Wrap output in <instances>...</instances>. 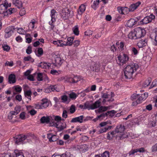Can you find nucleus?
<instances>
[{"instance_id":"f257e3e1","label":"nucleus","mask_w":157,"mask_h":157,"mask_svg":"<svg viewBox=\"0 0 157 157\" xmlns=\"http://www.w3.org/2000/svg\"><path fill=\"white\" fill-rule=\"evenodd\" d=\"M138 68L139 66L136 63L128 65L124 69L125 78L127 79H130Z\"/></svg>"},{"instance_id":"f03ea898","label":"nucleus","mask_w":157,"mask_h":157,"mask_svg":"<svg viewBox=\"0 0 157 157\" xmlns=\"http://www.w3.org/2000/svg\"><path fill=\"white\" fill-rule=\"evenodd\" d=\"M111 124V122L110 121L101 122L100 124L99 125L101 127L103 128H100L97 133L98 134H100L110 130L113 128V126H109L107 125Z\"/></svg>"},{"instance_id":"7ed1b4c3","label":"nucleus","mask_w":157,"mask_h":157,"mask_svg":"<svg viewBox=\"0 0 157 157\" xmlns=\"http://www.w3.org/2000/svg\"><path fill=\"white\" fill-rule=\"evenodd\" d=\"M66 59V56L64 54H61L59 56H56L55 58V63H54V67H59L62 64L63 61Z\"/></svg>"},{"instance_id":"20e7f679","label":"nucleus","mask_w":157,"mask_h":157,"mask_svg":"<svg viewBox=\"0 0 157 157\" xmlns=\"http://www.w3.org/2000/svg\"><path fill=\"white\" fill-rule=\"evenodd\" d=\"M118 60L120 62V65H122L125 63L129 59V57L126 54L123 53L117 57Z\"/></svg>"},{"instance_id":"39448f33","label":"nucleus","mask_w":157,"mask_h":157,"mask_svg":"<svg viewBox=\"0 0 157 157\" xmlns=\"http://www.w3.org/2000/svg\"><path fill=\"white\" fill-rule=\"evenodd\" d=\"M11 4L9 5L8 3H5L4 4H2L0 5V14H3L4 17L7 16L8 13H5L7 11V9L9 7H10Z\"/></svg>"},{"instance_id":"423d86ee","label":"nucleus","mask_w":157,"mask_h":157,"mask_svg":"<svg viewBox=\"0 0 157 157\" xmlns=\"http://www.w3.org/2000/svg\"><path fill=\"white\" fill-rule=\"evenodd\" d=\"M125 129V128L124 126L122 124H120L117 125L115 129V130L117 133H120L121 134V136H120L121 139H123L126 137L125 136H124V135L122 134Z\"/></svg>"},{"instance_id":"0eeeda50","label":"nucleus","mask_w":157,"mask_h":157,"mask_svg":"<svg viewBox=\"0 0 157 157\" xmlns=\"http://www.w3.org/2000/svg\"><path fill=\"white\" fill-rule=\"evenodd\" d=\"M134 31L136 34L137 39L140 38L145 34V30L140 27L136 28Z\"/></svg>"},{"instance_id":"6e6552de","label":"nucleus","mask_w":157,"mask_h":157,"mask_svg":"<svg viewBox=\"0 0 157 157\" xmlns=\"http://www.w3.org/2000/svg\"><path fill=\"white\" fill-rule=\"evenodd\" d=\"M155 16L153 14H151L150 15L147 16L141 20L140 21V23L142 24H147L151 21L152 20L155 19Z\"/></svg>"},{"instance_id":"1a4fd4ad","label":"nucleus","mask_w":157,"mask_h":157,"mask_svg":"<svg viewBox=\"0 0 157 157\" xmlns=\"http://www.w3.org/2000/svg\"><path fill=\"white\" fill-rule=\"evenodd\" d=\"M14 29V27L13 26H9L6 28L5 30V37L7 38L10 37L13 33Z\"/></svg>"},{"instance_id":"9d476101","label":"nucleus","mask_w":157,"mask_h":157,"mask_svg":"<svg viewBox=\"0 0 157 157\" xmlns=\"http://www.w3.org/2000/svg\"><path fill=\"white\" fill-rule=\"evenodd\" d=\"M5 157H25L23 153L20 151L14 150L12 155H6Z\"/></svg>"},{"instance_id":"9b49d317","label":"nucleus","mask_w":157,"mask_h":157,"mask_svg":"<svg viewBox=\"0 0 157 157\" xmlns=\"http://www.w3.org/2000/svg\"><path fill=\"white\" fill-rule=\"evenodd\" d=\"M14 138L15 143L18 144L26 139L27 138V136L25 135H20L16 136Z\"/></svg>"},{"instance_id":"f8f14e48","label":"nucleus","mask_w":157,"mask_h":157,"mask_svg":"<svg viewBox=\"0 0 157 157\" xmlns=\"http://www.w3.org/2000/svg\"><path fill=\"white\" fill-rule=\"evenodd\" d=\"M52 119V117L51 116H44L41 117L40 119L41 123L48 124L51 121V120Z\"/></svg>"},{"instance_id":"ddd939ff","label":"nucleus","mask_w":157,"mask_h":157,"mask_svg":"<svg viewBox=\"0 0 157 157\" xmlns=\"http://www.w3.org/2000/svg\"><path fill=\"white\" fill-rule=\"evenodd\" d=\"M68 79L70 82L74 83H77L78 81H80L81 80V78L80 77L76 75L69 77Z\"/></svg>"},{"instance_id":"4468645a","label":"nucleus","mask_w":157,"mask_h":157,"mask_svg":"<svg viewBox=\"0 0 157 157\" xmlns=\"http://www.w3.org/2000/svg\"><path fill=\"white\" fill-rule=\"evenodd\" d=\"M148 39L145 38L140 40L137 44V45L139 48H142L147 45Z\"/></svg>"},{"instance_id":"2eb2a0df","label":"nucleus","mask_w":157,"mask_h":157,"mask_svg":"<svg viewBox=\"0 0 157 157\" xmlns=\"http://www.w3.org/2000/svg\"><path fill=\"white\" fill-rule=\"evenodd\" d=\"M141 2H138L135 3H133L130 5L129 8L131 12H132L136 9L141 4Z\"/></svg>"},{"instance_id":"dca6fc26","label":"nucleus","mask_w":157,"mask_h":157,"mask_svg":"<svg viewBox=\"0 0 157 157\" xmlns=\"http://www.w3.org/2000/svg\"><path fill=\"white\" fill-rule=\"evenodd\" d=\"M83 116L81 115L79 117L73 118L71 120V122L72 123L78 122L80 123H82L83 122Z\"/></svg>"},{"instance_id":"f3484780","label":"nucleus","mask_w":157,"mask_h":157,"mask_svg":"<svg viewBox=\"0 0 157 157\" xmlns=\"http://www.w3.org/2000/svg\"><path fill=\"white\" fill-rule=\"evenodd\" d=\"M16 82V76L14 74H10L8 77V82L10 84H13Z\"/></svg>"},{"instance_id":"a211bd4d","label":"nucleus","mask_w":157,"mask_h":157,"mask_svg":"<svg viewBox=\"0 0 157 157\" xmlns=\"http://www.w3.org/2000/svg\"><path fill=\"white\" fill-rule=\"evenodd\" d=\"M137 21L134 19H131L127 22V25L128 27L131 28L136 23Z\"/></svg>"},{"instance_id":"6ab92c4d","label":"nucleus","mask_w":157,"mask_h":157,"mask_svg":"<svg viewBox=\"0 0 157 157\" xmlns=\"http://www.w3.org/2000/svg\"><path fill=\"white\" fill-rule=\"evenodd\" d=\"M116 133H117L115 130L108 132L107 134V139L109 140H112L115 136Z\"/></svg>"},{"instance_id":"aec40b11","label":"nucleus","mask_w":157,"mask_h":157,"mask_svg":"<svg viewBox=\"0 0 157 157\" xmlns=\"http://www.w3.org/2000/svg\"><path fill=\"white\" fill-rule=\"evenodd\" d=\"M74 40V38L73 37H69L67 39V42L65 41L64 42V46H71V45L73 44V41Z\"/></svg>"},{"instance_id":"412c9836","label":"nucleus","mask_w":157,"mask_h":157,"mask_svg":"<svg viewBox=\"0 0 157 157\" xmlns=\"http://www.w3.org/2000/svg\"><path fill=\"white\" fill-rule=\"evenodd\" d=\"M135 33L134 30L131 31L128 35L129 38L134 40L137 39L136 37V34Z\"/></svg>"},{"instance_id":"4be33fe9","label":"nucleus","mask_w":157,"mask_h":157,"mask_svg":"<svg viewBox=\"0 0 157 157\" xmlns=\"http://www.w3.org/2000/svg\"><path fill=\"white\" fill-rule=\"evenodd\" d=\"M70 10L69 9H66L63 10L62 15L63 17H68L70 16Z\"/></svg>"},{"instance_id":"5701e85b","label":"nucleus","mask_w":157,"mask_h":157,"mask_svg":"<svg viewBox=\"0 0 157 157\" xmlns=\"http://www.w3.org/2000/svg\"><path fill=\"white\" fill-rule=\"evenodd\" d=\"M100 103L101 102L99 100L96 101L94 103L91 104V109H93L99 107L100 106Z\"/></svg>"},{"instance_id":"b1692460","label":"nucleus","mask_w":157,"mask_h":157,"mask_svg":"<svg viewBox=\"0 0 157 157\" xmlns=\"http://www.w3.org/2000/svg\"><path fill=\"white\" fill-rule=\"evenodd\" d=\"M53 44L55 45H57L58 46L63 47L64 46V42L62 40H59L57 41H54Z\"/></svg>"},{"instance_id":"393cba45","label":"nucleus","mask_w":157,"mask_h":157,"mask_svg":"<svg viewBox=\"0 0 157 157\" xmlns=\"http://www.w3.org/2000/svg\"><path fill=\"white\" fill-rule=\"evenodd\" d=\"M86 7L83 4L81 5L79 7L78 11V14L81 15L85 11Z\"/></svg>"},{"instance_id":"a878e982","label":"nucleus","mask_w":157,"mask_h":157,"mask_svg":"<svg viewBox=\"0 0 157 157\" xmlns=\"http://www.w3.org/2000/svg\"><path fill=\"white\" fill-rule=\"evenodd\" d=\"M13 4L15 5L16 6H17V7L19 8H20L22 6V3L19 0L15 1H13Z\"/></svg>"},{"instance_id":"bb28decb","label":"nucleus","mask_w":157,"mask_h":157,"mask_svg":"<svg viewBox=\"0 0 157 157\" xmlns=\"http://www.w3.org/2000/svg\"><path fill=\"white\" fill-rule=\"evenodd\" d=\"M151 82V78H147L144 82L143 86L145 87L148 86L150 85Z\"/></svg>"},{"instance_id":"cd10ccee","label":"nucleus","mask_w":157,"mask_h":157,"mask_svg":"<svg viewBox=\"0 0 157 157\" xmlns=\"http://www.w3.org/2000/svg\"><path fill=\"white\" fill-rule=\"evenodd\" d=\"M90 68L91 71L97 72L99 70V66L96 64H94V65L90 66Z\"/></svg>"},{"instance_id":"c85d7f7f","label":"nucleus","mask_w":157,"mask_h":157,"mask_svg":"<svg viewBox=\"0 0 157 157\" xmlns=\"http://www.w3.org/2000/svg\"><path fill=\"white\" fill-rule=\"evenodd\" d=\"M51 21H55V13H56V11L55 10L53 9L51 11Z\"/></svg>"},{"instance_id":"c756f323","label":"nucleus","mask_w":157,"mask_h":157,"mask_svg":"<svg viewBox=\"0 0 157 157\" xmlns=\"http://www.w3.org/2000/svg\"><path fill=\"white\" fill-rule=\"evenodd\" d=\"M25 96L30 100H31V95L32 92L30 90H28L25 92L24 93Z\"/></svg>"},{"instance_id":"7c9ffc66","label":"nucleus","mask_w":157,"mask_h":157,"mask_svg":"<svg viewBox=\"0 0 157 157\" xmlns=\"http://www.w3.org/2000/svg\"><path fill=\"white\" fill-rule=\"evenodd\" d=\"M44 65L45 66V69L54 68V64L53 63H44Z\"/></svg>"},{"instance_id":"2f4dec72","label":"nucleus","mask_w":157,"mask_h":157,"mask_svg":"<svg viewBox=\"0 0 157 157\" xmlns=\"http://www.w3.org/2000/svg\"><path fill=\"white\" fill-rule=\"evenodd\" d=\"M26 42L28 43H30L32 40V38L31 37L30 34L27 33L25 35Z\"/></svg>"},{"instance_id":"473e14b6","label":"nucleus","mask_w":157,"mask_h":157,"mask_svg":"<svg viewBox=\"0 0 157 157\" xmlns=\"http://www.w3.org/2000/svg\"><path fill=\"white\" fill-rule=\"evenodd\" d=\"M17 114V113L14 110V111H11L9 114L8 118L9 120H11L13 118V115H16Z\"/></svg>"},{"instance_id":"72a5a7b5","label":"nucleus","mask_w":157,"mask_h":157,"mask_svg":"<svg viewBox=\"0 0 157 157\" xmlns=\"http://www.w3.org/2000/svg\"><path fill=\"white\" fill-rule=\"evenodd\" d=\"M55 121V120H53L52 118L51 119L50 122L49 123L50 126L57 127L59 124L57 123Z\"/></svg>"},{"instance_id":"f704fd0d","label":"nucleus","mask_w":157,"mask_h":157,"mask_svg":"<svg viewBox=\"0 0 157 157\" xmlns=\"http://www.w3.org/2000/svg\"><path fill=\"white\" fill-rule=\"evenodd\" d=\"M91 105H90L89 101H86L84 105V109H88L89 110L91 109Z\"/></svg>"},{"instance_id":"c9c22d12","label":"nucleus","mask_w":157,"mask_h":157,"mask_svg":"<svg viewBox=\"0 0 157 157\" xmlns=\"http://www.w3.org/2000/svg\"><path fill=\"white\" fill-rule=\"evenodd\" d=\"M69 95L70 98L72 100L75 99L78 96V95L73 92L70 93Z\"/></svg>"},{"instance_id":"e433bc0d","label":"nucleus","mask_w":157,"mask_h":157,"mask_svg":"<svg viewBox=\"0 0 157 157\" xmlns=\"http://www.w3.org/2000/svg\"><path fill=\"white\" fill-rule=\"evenodd\" d=\"M2 48L4 51L7 52H8L10 49V48L9 46L5 44H3L2 45Z\"/></svg>"},{"instance_id":"4c0bfd02","label":"nucleus","mask_w":157,"mask_h":157,"mask_svg":"<svg viewBox=\"0 0 157 157\" xmlns=\"http://www.w3.org/2000/svg\"><path fill=\"white\" fill-rule=\"evenodd\" d=\"M74 33L76 35L78 36L79 34L78 28L77 26H75L72 29Z\"/></svg>"},{"instance_id":"58836bf2","label":"nucleus","mask_w":157,"mask_h":157,"mask_svg":"<svg viewBox=\"0 0 157 157\" xmlns=\"http://www.w3.org/2000/svg\"><path fill=\"white\" fill-rule=\"evenodd\" d=\"M38 54H36V55L38 57H40L43 54V50L41 48H38L37 50Z\"/></svg>"},{"instance_id":"ea45409f","label":"nucleus","mask_w":157,"mask_h":157,"mask_svg":"<svg viewBox=\"0 0 157 157\" xmlns=\"http://www.w3.org/2000/svg\"><path fill=\"white\" fill-rule=\"evenodd\" d=\"M23 60L24 61H30L32 62H33L34 61L33 59L30 56H28L27 57H25L24 58Z\"/></svg>"},{"instance_id":"a19ab883","label":"nucleus","mask_w":157,"mask_h":157,"mask_svg":"<svg viewBox=\"0 0 157 157\" xmlns=\"http://www.w3.org/2000/svg\"><path fill=\"white\" fill-rule=\"evenodd\" d=\"M108 109V107L106 106H101L98 109V112L101 113L103 111H105Z\"/></svg>"},{"instance_id":"79ce46f5","label":"nucleus","mask_w":157,"mask_h":157,"mask_svg":"<svg viewBox=\"0 0 157 157\" xmlns=\"http://www.w3.org/2000/svg\"><path fill=\"white\" fill-rule=\"evenodd\" d=\"M13 88L17 92L20 93L22 90L21 87L19 85H17L14 86L13 87Z\"/></svg>"},{"instance_id":"37998d69","label":"nucleus","mask_w":157,"mask_h":157,"mask_svg":"<svg viewBox=\"0 0 157 157\" xmlns=\"http://www.w3.org/2000/svg\"><path fill=\"white\" fill-rule=\"evenodd\" d=\"M153 35L151 38H153L154 37L155 38V40L156 42V43H154V45L156 46H157V30L155 31V33H153L152 34Z\"/></svg>"},{"instance_id":"c03bdc74","label":"nucleus","mask_w":157,"mask_h":157,"mask_svg":"<svg viewBox=\"0 0 157 157\" xmlns=\"http://www.w3.org/2000/svg\"><path fill=\"white\" fill-rule=\"evenodd\" d=\"M49 103L47 101L43 102L41 103V105L42 109L46 108L49 106Z\"/></svg>"},{"instance_id":"a18cd8bd","label":"nucleus","mask_w":157,"mask_h":157,"mask_svg":"<svg viewBox=\"0 0 157 157\" xmlns=\"http://www.w3.org/2000/svg\"><path fill=\"white\" fill-rule=\"evenodd\" d=\"M16 12V10L15 9L13 8L12 9L10 8L7 10V11L5 13L6 14L7 13H8V15H10L12 13H13Z\"/></svg>"},{"instance_id":"49530a36","label":"nucleus","mask_w":157,"mask_h":157,"mask_svg":"<svg viewBox=\"0 0 157 157\" xmlns=\"http://www.w3.org/2000/svg\"><path fill=\"white\" fill-rule=\"evenodd\" d=\"M116 113L117 112L114 110L109 111L107 112V115H109L112 117L114 115L115 113Z\"/></svg>"},{"instance_id":"de8ad7c7","label":"nucleus","mask_w":157,"mask_h":157,"mask_svg":"<svg viewBox=\"0 0 157 157\" xmlns=\"http://www.w3.org/2000/svg\"><path fill=\"white\" fill-rule=\"evenodd\" d=\"M43 74L41 73H38L37 74V79L38 81L43 80Z\"/></svg>"},{"instance_id":"09e8293b","label":"nucleus","mask_w":157,"mask_h":157,"mask_svg":"<svg viewBox=\"0 0 157 157\" xmlns=\"http://www.w3.org/2000/svg\"><path fill=\"white\" fill-rule=\"evenodd\" d=\"M110 154L108 151H105L101 154V157H109Z\"/></svg>"},{"instance_id":"8fccbe9b","label":"nucleus","mask_w":157,"mask_h":157,"mask_svg":"<svg viewBox=\"0 0 157 157\" xmlns=\"http://www.w3.org/2000/svg\"><path fill=\"white\" fill-rule=\"evenodd\" d=\"M123 13L124 14H127L129 12H131L129 8H128L127 7H123Z\"/></svg>"},{"instance_id":"3c124183","label":"nucleus","mask_w":157,"mask_h":157,"mask_svg":"<svg viewBox=\"0 0 157 157\" xmlns=\"http://www.w3.org/2000/svg\"><path fill=\"white\" fill-rule=\"evenodd\" d=\"M56 85H51L49 87L51 92L54 91H58L57 90H56Z\"/></svg>"},{"instance_id":"603ef678","label":"nucleus","mask_w":157,"mask_h":157,"mask_svg":"<svg viewBox=\"0 0 157 157\" xmlns=\"http://www.w3.org/2000/svg\"><path fill=\"white\" fill-rule=\"evenodd\" d=\"M139 95L136 94H133L132 95L131 97V99L133 101L138 99V96Z\"/></svg>"},{"instance_id":"864d4df0","label":"nucleus","mask_w":157,"mask_h":157,"mask_svg":"<svg viewBox=\"0 0 157 157\" xmlns=\"http://www.w3.org/2000/svg\"><path fill=\"white\" fill-rule=\"evenodd\" d=\"M76 109L75 106L74 105H72L70 109V111L71 113H74Z\"/></svg>"},{"instance_id":"5fc2aeb1","label":"nucleus","mask_w":157,"mask_h":157,"mask_svg":"<svg viewBox=\"0 0 157 157\" xmlns=\"http://www.w3.org/2000/svg\"><path fill=\"white\" fill-rule=\"evenodd\" d=\"M32 47L30 46H29L26 50V53L28 54H30L32 52Z\"/></svg>"},{"instance_id":"6e6d98bb","label":"nucleus","mask_w":157,"mask_h":157,"mask_svg":"<svg viewBox=\"0 0 157 157\" xmlns=\"http://www.w3.org/2000/svg\"><path fill=\"white\" fill-rule=\"evenodd\" d=\"M57 128L59 129V131H62L64 129L66 128V124H63L62 125L59 126H57V127H56Z\"/></svg>"},{"instance_id":"4d7b16f0","label":"nucleus","mask_w":157,"mask_h":157,"mask_svg":"<svg viewBox=\"0 0 157 157\" xmlns=\"http://www.w3.org/2000/svg\"><path fill=\"white\" fill-rule=\"evenodd\" d=\"M55 121H57L59 122V121H60L61 120L64 121V119H62V118L61 117L59 116H55Z\"/></svg>"},{"instance_id":"13d9d810","label":"nucleus","mask_w":157,"mask_h":157,"mask_svg":"<svg viewBox=\"0 0 157 157\" xmlns=\"http://www.w3.org/2000/svg\"><path fill=\"white\" fill-rule=\"evenodd\" d=\"M71 154L68 152H66L64 154L61 155V157H71Z\"/></svg>"},{"instance_id":"bf43d9fd","label":"nucleus","mask_w":157,"mask_h":157,"mask_svg":"<svg viewBox=\"0 0 157 157\" xmlns=\"http://www.w3.org/2000/svg\"><path fill=\"white\" fill-rule=\"evenodd\" d=\"M26 11L25 9L23 8H22L19 12V14L21 16H22L25 14Z\"/></svg>"},{"instance_id":"052dcab7","label":"nucleus","mask_w":157,"mask_h":157,"mask_svg":"<svg viewBox=\"0 0 157 157\" xmlns=\"http://www.w3.org/2000/svg\"><path fill=\"white\" fill-rule=\"evenodd\" d=\"M80 41L79 40H76L74 41L73 44L75 47H78L80 44Z\"/></svg>"},{"instance_id":"680f3d73","label":"nucleus","mask_w":157,"mask_h":157,"mask_svg":"<svg viewBox=\"0 0 157 157\" xmlns=\"http://www.w3.org/2000/svg\"><path fill=\"white\" fill-rule=\"evenodd\" d=\"M156 86H157V79H155L152 82L150 86V88H152L153 87Z\"/></svg>"},{"instance_id":"e2e57ef3","label":"nucleus","mask_w":157,"mask_h":157,"mask_svg":"<svg viewBox=\"0 0 157 157\" xmlns=\"http://www.w3.org/2000/svg\"><path fill=\"white\" fill-rule=\"evenodd\" d=\"M123 7H117V10L118 11L119 13L122 14H124V13H123Z\"/></svg>"},{"instance_id":"0e129e2a","label":"nucleus","mask_w":157,"mask_h":157,"mask_svg":"<svg viewBox=\"0 0 157 157\" xmlns=\"http://www.w3.org/2000/svg\"><path fill=\"white\" fill-rule=\"evenodd\" d=\"M61 98L63 102H65L67 101L68 97L66 95H64L61 97Z\"/></svg>"},{"instance_id":"69168bd1","label":"nucleus","mask_w":157,"mask_h":157,"mask_svg":"<svg viewBox=\"0 0 157 157\" xmlns=\"http://www.w3.org/2000/svg\"><path fill=\"white\" fill-rule=\"evenodd\" d=\"M25 114L24 112H21L19 115L20 118L22 120H24L25 118Z\"/></svg>"},{"instance_id":"338daca9","label":"nucleus","mask_w":157,"mask_h":157,"mask_svg":"<svg viewBox=\"0 0 157 157\" xmlns=\"http://www.w3.org/2000/svg\"><path fill=\"white\" fill-rule=\"evenodd\" d=\"M92 34V32L90 30H88L85 32V35L86 36H90Z\"/></svg>"},{"instance_id":"774afa93","label":"nucleus","mask_w":157,"mask_h":157,"mask_svg":"<svg viewBox=\"0 0 157 157\" xmlns=\"http://www.w3.org/2000/svg\"><path fill=\"white\" fill-rule=\"evenodd\" d=\"M157 151V143L155 144L152 147L151 151L152 152H155Z\"/></svg>"}]
</instances>
